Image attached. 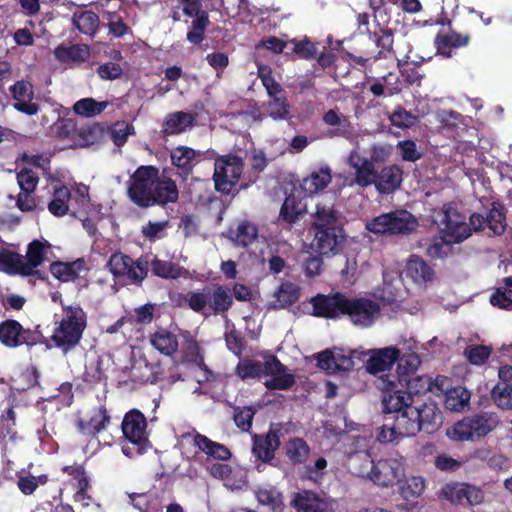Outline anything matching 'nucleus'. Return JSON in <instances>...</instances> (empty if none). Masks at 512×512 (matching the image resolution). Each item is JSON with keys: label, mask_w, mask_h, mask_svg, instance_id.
<instances>
[{"label": "nucleus", "mask_w": 512, "mask_h": 512, "mask_svg": "<svg viewBox=\"0 0 512 512\" xmlns=\"http://www.w3.org/2000/svg\"><path fill=\"white\" fill-rule=\"evenodd\" d=\"M351 446L346 449L349 465L354 472L371 480L374 484L389 487L401 481L405 476L404 458L401 456L388 457L374 462L370 459L367 440L359 436L348 438Z\"/></svg>", "instance_id": "nucleus-1"}, {"label": "nucleus", "mask_w": 512, "mask_h": 512, "mask_svg": "<svg viewBox=\"0 0 512 512\" xmlns=\"http://www.w3.org/2000/svg\"><path fill=\"white\" fill-rule=\"evenodd\" d=\"M130 199L138 206L176 202L178 189L173 180L154 166H140L133 173L128 187Z\"/></svg>", "instance_id": "nucleus-2"}, {"label": "nucleus", "mask_w": 512, "mask_h": 512, "mask_svg": "<svg viewBox=\"0 0 512 512\" xmlns=\"http://www.w3.org/2000/svg\"><path fill=\"white\" fill-rule=\"evenodd\" d=\"M314 239L311 247L320 255L336 254L342 241L339 215L333 208L332 202L316 204L312 215Z\"/></svg>", "instance_id": "nucleus-3"}, {"label": "nucleus", "mask_w": 512, "mask_h": 512, "mask_svg": "<svg viewBox=\"0 0 512 512\" xmlns=\"http://www.w3.org/2000/svg\"><path fill=\"white\" fill-rule=\"evenodd\" d=\"M49 250L50 244L47 241L34 240L28 246L26 257L9 251H0V271L32 275L47 259Z\"/></svg>", "instance_id": "nucleus-4"}, {"label": "nucleus", "mask_w": 512, "mask_h": 512, "mask_svg": "<svg viewBox=\"0 0 512 512\" xmlns=\"http://www.w3.org/2000/svg\"><path fill=\"white\" fill-rule=\"evenodd\" d=\"M86 327V314L83 309L68 306L63 309V316L55 328L51 340L64 352L78 344Z\"/></svg>", "instance_id": "nucleus-5"}, {"label": "nucleus", "mask_w": 512, "mask_h": 512, "mask_svg": "<svg viewBox=\"0 0 512 512\" xmlns=\"http://www.w3.org/2000/svg\"><path fill=\"white\" fill-rule=\"evenodd\" d=\"M441 423V413L432 402L408 406L400 415V426L410 436L416 435L420 430L433 433Z\"/></svg>", "instance_id": "nucleus-6"}, {"label": "nucleus", "mask_w": 512, "mask_h": 512, "mask_svg": "<svg viewBox=\"0 0 512 512\" xmlns=\"http://www.w3.org/2000/svg\"><path fill=\"white\" fill-rule=\"evenodd\" d=\"M121 428L124 436L122 452L125 456L132 458L147 451L149 448L147 422L140 411L131 410L126 413Z\"/></svg>", "instance_id": "nucleus-7"}, {"label": "nucleus", "mask_w": 512, "mask_h": 512, "mask_svg": "<svg viewBox=\"0 0 512 512\" xmlns=\"http://www.w3.org/2000/svg\"><path fill=\"white\" fill-rule=\"evenodd\" d=\"M499 423L494 413L482 412L469 417L447 429V436L454 441H474L493 431Z\"/></svg>", "instance_id": "nucleus-8"}, {"label": "nucleus", "mask_w": 512, "mask_h": 512, "mask_svg": "<svg viewBox=\"0 0 512 512\" xmlns=\"http://www.w3.org/2000/svg\"><path fill=\"white\" fill-rule=\"evenodd\" d=\"M416 227V218L406 210L385 213L366 223V229L374 234H409Z\"/></svg>", "instance_id": "nucleus-9"}, {"label": "nucleus", "mask_w": 512, "mask_h": 512, "mask_svg": "<svg viewBox=\"0 0 512 512\" xmlns=\"http://www.w3.org/2000/svg\"><path fill=\"white\" fill-rule=\"evenodd\" d=\"M106 267L112 273L115 284L120 286L141 283L148 273L146 263L134 261L122 253L111 255Z\"/></svg>", "instance_id": "nucleus-10"}, {"label": "nucleus", "mask_w": 512, "mask_h": 512, "mask_svg": "<svg viewBox=\"0 0 512 512\" xmlns=\"http://www.w3.org/2000/svg\"><path fill=\"white\" fill-rule=\"evenodd\" d=\"M378 388L384 391L382 397L383 412L385 414L401 415L408 406H413V398L405 393L396 382L392 374L380 376L377 383Z\"/></svg>", "instance_id": "nucleus-11"}, {"label": "nucleus", "mask_w": 512, "mask_h": 512, "mask_svg": "<svg viewBox=\"0 0 512 512\" xmlns=\"http://www.w3.org/2000/svg\"><path fill=\"white\" fill-rule=\"evenodd\" d=\"M440 225L441 234L447 240L460 243L471 236L474 230L471 223L467 222L466 216L450 206H445L438 214L437 220Z\"/></svg>", "instance_id": "nucleus-12"}, {"label": "nucleus", "mask_w": 512, "mask_h": 512, "mask_svg": "<svg viewBox=\"0 0 512 512\" xmlns=\"http://www.w3.org/2000/svg\"><path fill=\"white\" fill-rule=\"evenodd\" d=\"M243 167V160L238 156L225 155L216 158L213 174L215 188L222 193H229L239 181Z\"/></svg>", "instance_id": "nucleus-13"}, {"label": "nucleus", "mask_w": 512, "mask_h": 512, "mask_svg": "<svg viewBox=\"0 0 512 512\" xmlns=\"http://www.w3.org/2000/svg\"><path fill=\"white\" fill-rule=\"evenodd\" d=\"M180 446L186 449L187 446H194L198 449L195 457L202 460H228L231 457L230 450L223 444L214 442L208 437L195 431L185 433L180 439Z\"/></svg>", "instance_id": "nucleus-14"}, {"label": "nucleus", "mask_w": 512, "mask_h": 512, "mask_svg": "<svg viewBox=\"0 0 512 512\" xmlns=\"http://www.w3.org/2000/svg\"><path fill=\"white\" fill-rule=\"evenodd\" d=\"M366 357L365 350H344L342 348H334L325 350L318 354V366L328 373L337 371H348L356 365L357 361H363Z\"/></svg>", "instance_id": "nucleus-15"}, {"label": "nucleus", "mask_w": 512, "mask_h": 512, "mask_svg": "<svg viewBox=\"0 0 512 512\" xmlns=\"http://www.w3.org/2000/svg\"><path fill=\"white\" fill-rule=\"evenodd\" d=\"M41 340L37 330L24 329L16 320H6L0 324V342L9 348L23 344L33 346Z\"/></svg>", "instance_id": "nucleus-16"}, {"label": "nucleus", "mask_w": 512, "mask_h": 512, "mask_svg": "<svg viewBox=\"0 0 512 512\" xmlns=\"http://www.w3.org/2000/svg\"><path fill=\"white\" fill-rule=\"evenodd\" d=\"M345 315L355 326L369 327L379 317L380 307L370 299L348 297Z\"/></svg>", "instance_id": "nucleus-17"}, {"label": "nucleus", "mask_w": 512, "mask_h": 512, "mask_svg": "<svg viewBox=\"0 0 512 512\" xmlns=\"http://www.w3.org/2000/svg\"><path fill=\"white\" fill-rule=\"evenodd\" d=\"M347 163L353 171L351 185L366 188L373 184L375 177L377 176V169L373 164V161L362 155L358 148H355L350 152Z\"/></svg>", "instance_id": "nucleus-18"}, {"label": "nucleus", "mask_w": 512, "mask_h": 512, "mask_svg": "<svg viewBox=\"0 0 512 512\" xmlns=\"http://www.w3.org/2000/svg\"><path fill=\"white\" fill-rule=\"evenodd\" d=\"M310 303L315 316L334 319L345 315L348 297L342 293L319 294L311 298Z\"/></svg>", "instance_id": "nucleus-19"}, {"label": "nucleus", "mask_w": 512, "mask_h": 512, "mask_svg": "<svg viewBox=\"0 0 512 512\" xmlns=\"http://www.w3.org/2000/svg\"><path fill=\"white\" fill-rule=\"evenodd\" d=\"M264 375L268 377L264 384L270 390H287L295 382L294 375L289 373L287 368L273 355L266 358V373Z\"/></svg>", "instance_id": "nucleus-20"}, {"label": "nucleus", "mask_w": 512, "mask_h": 512, "mask_svg": "<svg viewBox=\"0 0 512 512\" xmlns=\"http://www.w3.org/2000/svg\"><path fill=\"white\" fill-rule=\"evenodd\" d=\"M297 512H331L332 500L310 491L302 490L294 493L290 501Z\"/></svg>", "instance_id": "nucleus-21"}, {"label": "nucleus", "mask_w": 512, "mask_h": 512, "mask_svg": "<svg viewBox=\"0 0 512 512\" xmlns=\"http://www.w3.org/2000/svg\"><path fill=\"white\" fill-rule=\"evenodd\" d=\"M470 223L474 231L482 230L487 226L495 235H501L506 229L504 208L499 203H493L485 216L479 213L472 214Z\"/></svg>", "instance_id": "nucleus-22"}, {"label": "nucleus", "mask_w": 512, "mask_h": 512, "mask_svg": "<svg viewBox=\"0 0 512 512\" xmlns=\"http://www.w3.org/2000/svg\"><path fill=\"white\" fill-rule=\"evenodd\" d=\"M405 288L401 274L397 271L385 270L383 273V285L376 289L374 296L386 304L402 299Z\"/></svg>", "instance_id": "nucleus-23"}, {"label": "nucleus", "mask_w": 512, "mask_h": 512, "mask_svg": "<svg viewBox=\"0 0 512 512\" xmlns=\"http://www.w3.org/2000/svg\"><path fill=\"white\" fill-rule=\"evenodd\" d=\"M369 359L366 361V369L371 374H377L388 370L398 359L400 349L385 347L382 349L365 351Z\"/></svg>", "instance_id": "nucleus-24"}, {"label": "nucleus", "mask_w": 512, "mask_h": 512, "mask_svg": "<svg viewBox=\"0 0 512 512\" xmlns=\"http://www.w3.org/2000/svg\"><path fill=\"white\" fill-rule=\"evenodd\" d=\"M207 298L206 317L226 313L233 303L231 290L225 285L207 288Z\"/></svg>", "instance_id": "nucleus-25"}, {"label": "nucleus", "mask_w": 512, "mask_h": 512, "mask_svg": "<svg viewBox=\"0 0 512 512\" xmlns=\"http://www.w3.org/2000/svg\"><path fill=\"white\" fill-rule=\"evenodd\" d=\"M226 460H202V464L205 470L214 478L221 479L225 485L235 488H241L244 484L242 475L237 477V473L233 472L231 466L225 463Z\"/></svg>", "instance_id": "nucleus-26"}, {"label": "nucleus", "mask_w": 512, "mask_h": 512, "mask_svg": "<svg viewBox=\"0 0 512 512\" xmlns=\"http://www.w3.org/2000/svg\"><path fill=\"white\" fill-rule=\"evenodd\" d=\"M10 91L16 101L14 108L27 115H35L38 112V105L32 102L34 91L33 86L27 81H18L11 86Z\"/></svg>", "instance_id": "nucleus-27"}, {"label": "nucleus", "mask_w": 512, "mask_h": 512, "mask_svg": "<svg viewBox=\"0 0 512 512\" xmlns=\"http://www.w3.org/2000/svg\"><path fill=\"white\" fill-rule=\"evenodd\" d=\"M181 353L183 362L193 364L202 371V377H197V382L199 384L210 379L212 372L207 369L204 364L203 356L200 353V347L198 343L190 336H184Z\"/></svg>", "instance_id": "nucleus-28"}, {"label": "nucleus", "mask_w": 512, "mask_h": 512, "mask_svg": "<svg viewBox=\"0 0 512 512\" xmlns=\"http://www.w3.org/2000/svg\"><path fill=\"white\" fill-rule=\"evenodd\" d=\"M402 182V170L397 165H389L377 171L373 184L377 191L382 194H389L400 187Z\"/></svg>", "instance_id": "nucleus-29"}, {"label": "nucleus", "mask_w": 512, "mask_h": 512, "mask_svg": "<svg viewBox=\"0 0 512 512\" xmlns=\"http://www.w3.org/2000/svg\"><path fill=\"white\" fill-rule=\"evenodd\" d=\"M331 180V168L327 164H322L302 180L301 188L305 193L312 195L326 188Z\"/></svg>", "instance_id": "nucleus-30"}, {"label": "nucleus", "mask_w": 512, "mask_h": 512, "mask_svg": "<svg viewBox=\"0 0 512 512\" xmlns=\"http://www.w3.org/2000/svg\"><path fill=\"white\" fill-rule=\"evenodd\" d=\"M253 440V454L264 462L271 461L280 445L277 432L269 431L266 435H255Z\"/></svg>", "instance_id": "nucleus-31"}, {"label": "nucleus", "mask_w": 512, "mask_h": 512, "mask_svg": "<svg viewBox=\"0 0 512 512\" xmlns=\"http://www.w3.org/2000/svg\"><path fill=\"white\" fill-rule=\"evenodd\" d=\"M54 54L58 61L72 67L85 62L89 58L90 50L87 45H60Z\"/></svg>", "instance_id": "nucleus-32"}, {"label": "nucleus", "mask_w": 512, "mask_h": 512, "mask_svg": "<svg viewBox=\"0 0 512 512\" xmlns=\"http://www.w3.org/2000/svg\"><path fill=\"white\" fill-rule=\"evenodd\" d=\"M405 275L414 283L422 285L433 279L434 271L422 258L413 255L406 263Z\"/></svg>", "instance_id": "nucleus-33"}, {"label": "nucleus", "mask_w": 512, "mask_h": 512, "mask_svg": "<svg viewBox=\"0 0 512 512\" xmlns=\"http://www.w3.org/2000/svg\"><path fill=\"white\" fill-rule=\"evenodd\" d=\"M149 341L153 348L165 356H172L180 345L178 336L166 329H160L151 334Z\"/></svg>", "instance_id": "nucleus-34"}, {"label": "nucleus", "mask_w": 512, "mask_h": 512, "mask_svg": "<svg viewBox=\"0 0 512 512\" xmlns=\"http://www.w3.org/2000/svg\"><path fill=\"white\" fill-rule=\"evenodd\" d=\"M129 377L134 382H150L157 383L164 380L160 367L158 365H150L146 361H137L130 369Z\"/></svg>", "instance_id": "nucleus-35"}, {"label": "nucleus", "mask_w": 512, "mask_h": 512, "mask_svg": "<svg viewBox=\"0 0 512 512\" xmlns=\"http://www.w3.org/2000/svg\"><path fill=\"white\" fill-rule=\"evenodd\" d=\"M255 495L259 504L267 506L272 512H283L285 507L283 496L275 487L261 486L256 490Z\"/></svg>", "instance_id": "nucleus-36"}, {"label": "nucleus", "mask_w": 512, "mask_h": 512, "mask_svg": "<svg viewBox=\"0 0 512 512\" xmlns=\"http://www.w3.org/2000/svg\"><path fill=\"white\" fill-rule=\"evenodd\" d=\"M109 421L110 416L106 409L100 407L92 412L88 420H80L78 426L82 433L91 435L104 430Z\"/></svg>", "instance_id": "nucleus-37"}, {"label": "nucleus", "mask_w": 512, "mask_h": 512, "mask_svg": "<svg viewBox=\"0 0 512 512\" xmlns=\"http://www.w3.org/2000/svg\"><path fill=\"white\" fill-rule=\"evenodd\" d=\"M299 290L298 287L290 282L282 283L279 289L274 293L269 307L274 309H282L292 305L298 300Z\"/></svg>", "instance_id": "nucleus-38"}, {"label": "nucleus", "mask_w": 512, "mask_h": 512, "mask_svg": "<svg viewBox=\"0 0 512 512\" xmlns=\"http://www.w3.org/2000/svg\"><path fill=\"white\" fill-rule=\"evenodd\" d=\"M292 252V246L287 242H279L271 247V256L268 258V268L273 274L281 273L286 267V259Z\"/></svg>", "instance_id": "nucleus-39"}, {"label": "nucleus", "mask_w": 512, "mask_h": 512, "mask_svg": "<svg viewBox=\"0 0 512 512\" xmlns=\"http://www.w3.org/2000/svg\"><path fill=\"white\" fill-rule=\"evenodd\" d=\"M172 164L181 169L184 173L191 171L197 163L198 154L192 148L179 146L174 148L170 154Z\"/></svg>", "instance_id": "nucleus-40"}, {"label": "nucleus", "mask_w": 512, "mask_h": 512, "mask_svg": "<svg viewBox=\"0 0 512 512\" xmlns=\"http://www.w3.org/2000/svg\"><path fill=\"white\" fill-rule=\"evenodd\" d=\"M471 394L462 387L457 386L446 391L445 407L450 411L460 412L469 407Z\"/></svg>", "instance_id": "nucleus-41"}, {"label": "nucleus", "mask_w": 512, "mask_h": 512, "mask_svg": "<svg viewBox=\"0 0 512 512\" xmlns=\"http://www.w3.org/2000/svg\"><path fill=\"white\" fill-rule=\"evenodd\" d=\"M397 360V375L393 376L398 384L415 375L416 370L421 364L420 356L417 353H404Z\"/></svg>", "instance_id": "nucleus-42"}, {"label": "nucleus", "mask_w": 512, "mask_h": 512, "mask_svg": "<svg viewBox=\"0 0 512 512\" xmlns=\"http://www.w3.org/2000/svg\"><path fill=\"white\" fill-rule=\"evenodd\" d=\"M468 43V37L457 33H448L437 35L435 38V46L437 52L445 57H451L455 48L465 46Z\"/></svg>", "instance_id": "nucleus-43"}, {"label": "nucleus", "mask_w": 512, "mask_h": 512, "mask_svg": "<svg viewBox=\"0 0 512 512\" xmlns=\"http://www.w3.org/2000/svg\"><path fill=\"white\" fill-rule=\"evenodd\" d=\"M404 437H411L404 433L400 426V415L396 416L393 423H385L376 431V439L380 443H397Z\"/></svg>", "instance_id": "nucleus-44"}, {"label": "nucleus", "mask_w": 512, "mask_h": 512, "mask_svg": "<svg viewBox=\"0 0 512 512\" xmlns=\"http://www.w3.org/2000/svg\"><path fill=\"white\" fill-rule=\"evenodd\" d=\"M84 262L77 260L74 262L64 263L55 262L51 264L50 270L53 276L63 282H69L76 279L83 270Z\"/></svg>", "instance_id": "nucleus-45"}, {"label": "nucleus", "mask_w": 512, "mask_h": 512, "mask_svg": "<svg viewBox=\"0 0 512 512\" xmlns=\"http://www.w3.org/2000/svg\"><path fill=\"white\" fill-rule=\"evenodd\" d=\"M70 198L71 191L66 186L54 187L52 200L48 204L49 212L58 217L64 216L69 210Z\"/></svg>", "instance_id": "nucleus-46"}, {"label": "nucleus", "mask_w": 512, "mask_h": 512, "mask_svg": "<svg viewBox=\"0 0 512 512\" xmlns=\"http://www.w3.org/2000/svg\"><path fill=\"white\" fill-rule=\"evenodd\" d=\"M323 121L326 125L336 127L335 135L349 137L352 127L349 118L335 109H330L323 115Z\"/></svg>", "instance_id": "nucleus-47"}, {"label": "nucleus", "mask_w": 512, "mask_h": 512, "mask_svg": "<svg viewBox=\"0 0 512 512\" xmlns=\"http://www.w3.org/2000/svg\"><path fill=\"white\" fill-rule=\"evenodd\" d=\"M151 269L155 275L166 279H177L188 275L186 269L166 260L155 259L151 264Z\"/></svg>", "instance_id": "nucleus-48"}, {"label": "nucleus", "mask_w": 512, "mask_h": 512, "mask_svg": "<svg viewBox=\"0 0 512 512\" xmlns=\"http://www.w3.org/2000/svg\"><path fill=\"white\" fill-rule=\"evenodd\" d=\"M236 373L243 380L260 378L266 373V360L261 362L252 359H242L236 367Z\"/></svg>", "instance_id": "nucleus-49"}, {"label": "nucleus", "mask_w": 512, "mask_h": 512, "mask_svg": "<svg viewBox=\"0 0 512 512\" xmlns=\"http://www.w3.org/2000/svg\"><path fill=\"white\" fill-rule=\"evenodd\" d=\"M73 23L81 33L91 36L98 28L99 17L96 13L85 10L74 14Z\"/></svg>", "instance_id": "nucleus-50"}, {"label": "nucleus", "mask_w": 512, "mask_h": 512, "mask_svg": "<svg viewBox=\"0 0 512 512\" xmlns=\"http://www.w3.org/2000/svg\"><path fill=\"white\" fill-rule=\"evenodd\" d=\"M193 122V117L189 113L175 112L170 114L163 125V131L166 134H178L184 131Z\"/></svg>", "instance_id": "nucleus-51"}, {"label": "nucleus", "mask_w": 512, "mask_h": 512, "mask_svg": "<svg viewBox=\"0 0 512 512\" xmlns=\"http://www.w3.org/2000/svg\"><path fill=\"white\" fill-rule=\"evenodd\" d=\"M108 105L107 101L98 102L93 98H84L73 105V111L83 117H94L103 112Z\"/></svg>", "instance_id": "nucleus-52"}, {"label": "nucleus", "mask_w": 512, "mask_h": 512, "mask_svg": "<svg viewBox=\"0 0 512 512\" xmlns=\"http://www.w3.org/2000/svg\"><path fill=\"white\" fill-rule=\"evenodd\" d=\"M268 115L274 120H285L289 116V103L284 92L270 97L267 105Z\"/></svg>", "instance_id": "nucleus-53"}, {"label": "nucleus", "mask_w": 512, "mask_h": 512, "mask_svg": "<svg viewBox=\"0 0 512 512\" xmlns=\"http://www.w3.org/2000/svg\"><path fill=\"white\" fill-rule=\"evenodd\" d=\"M207 300V288L190 291L184 296V301L187 306L192 311L199 313L204 317H206L208 309Z\"/></svg>", "instance_id": "nucleus-54"}, {"label": "nucleus", "mask_w": 512, "mask_h": 512, "mask_svg": "<svg viewBox=\"0 0 512 512\" xmlns=\"http://www.w3.org/2000/svg\"><path fill=\"white\" fill-rule=\"evenodd\" d=\"M310 452L307 443L301 438L291 439L286 445V455L294 464L304 462Z\"/></svg>", "instance_id": "nucleus-55"}, {"label": "nucleus", "mask_w": 512, "mask_h": 512, "mask_svg": "<svg viewBox=\"0 0 512 512\" xmlns=\"http://www.w3.org/2000/svg\"><path fill=\"white\" fill-rule=\"evenodd\" d=\"M208 24L209 17L207 12L193 17L191 29L187 33V40L192 44H200L203 41Z\"/></svg>", "instance_id": "nucleus-56"}, {"label": "nucleus", "mask_w": 512, "mask_h": 512, "mask_svg": "<svg viewBox=\"0 0 512 512\" xmlns=\"http://www.w3.org/2000/svg\"><path fill=\"white\" fill-rule=\"evenodd\" d=\"M438 497L455 505H464V483L446 484L439 490Z\"/></svg>", "instance_id": "nucleus-57"}, {"label": "nucleus", "mask_w": 512, "mask_h": 512, "mask_svg": "<svg viewBox=\"0 0 512 512\" xmlns=\"http://www.w3.org/2000/svg\"><path fill=\"white\" fill-rule=\"evenodd\" d=\"M399 385L401 388H406L405 393H409L412 397V394L417 395L429 391V388L431 387V378L427 376L413 375L402 381V383H399Z\"/></svg>", "instance_id": "nucleus-58"}, {"label": "nucleus", "mask_w": 512, "mask_h": 512, "mask_svg": "<svg viewBox=\"0 0 512 512\" xmlns=\"http://www.w3.org/2000/svg\"><path fill=\"white\" fill-rule=\"evenodd\" d=\"M492 398L502 409H512V384L498 383L492 389Z\"/></svg>", "instance_id": "nucleus-59"}, {"label": "nucleus", "mask_w": 512, "mask_h": 512, "mask_svg": "<svg viewBox=\"0 0 512 512\" xmlns=\"http://www.w3.org/2000/svg\"><path fill=\"white\" fill-rule=\"evenodd\" d=\"M304 208L294 196H288L281 207L280 218L289 223L294 222L304 212Z\"/></svg>", "instance_id": "nucleus-60"}, {"label": "nucleus", "mask_w": 512, "mask_h": 512, "mask_svg": "<svg viewBox=\"0 0 512 512\" xmlns=\"http://www.w3.org/2000/svg\"><path fill=\"white\" fill-rule=\"evenodd\" d=\"M257 238L256 227L248 222H242L238 225L234 242L237 246L246 247L253 243Z\"/></svg>", "instance_id": "nucleus-61"}, {"label": "nucleus", "mask_w": 512, "mask_h": 512, "mask_svg": "<svg viewBox=\"0 0 512 512\" xmlns=\"http://www.w3.org/2000/svg\"><path fill=\"white\" fill-rule=\"evenodd\" d=\"M425 489V480L421 476L409 477L405 484L401 486L402 496L409 500L419 497Z\"/></svg>", "instance_id": "nucleus-62"}, {"label": "nucleus", "mask_w": 512, "mask_h": 512, "mask_svg": "<svg viewBox=\"0 0 512 512\" xmlns=\"http://www.w3.org/2000/svg\"><path fill=\"white\" fill-rule=\"evenodd\" d=\"M452 244L454 242H450L447 240L444 235L441 234V237L436 238L429 244L427 247V254L432 258H445L452 252Z\"/></svg>", "instance_id": "nucleus-63"}, {"label": "nucleus", "mask_w": 512, "mask_h": 512, "mask_svg": "<svg viewBox=\"0 0 512 512\" xmlns=\"http://www.w3.org/2000/svg\"><path fill=\"white\" fill-rule=\"evenodd\" d=\"M134 133V127L132 124L126 122H117L111 128V138L114 144L121 147L127 141L128 136Z\"/></svg>", "instance_id": "nucleus-64"}]
</instances>
